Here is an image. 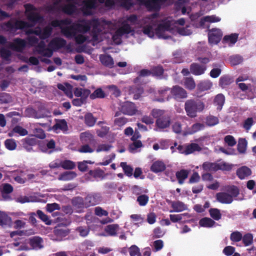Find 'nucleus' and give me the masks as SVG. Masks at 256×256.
I'll list each match as a JSON object with an SVG mask.
<instances>
[{
	"label": "nucleus",
	"mask_w": 256,
	"mask_h": 256,
	"mask_svg": "<svg viewBox=\"0 0 256 256\" xmlns=\"http://www.w3.org/2000/svg\"><path fill=\"white\" fill-rule=\"evenodd\" d=\"M67 128V124L65 120H61L58 122H56L54 126L53 129L57 130L58 129L61 130H66Z\"/></svg>",
	"instance_id": "nucleus-63"
},
{
	"label": "nucleus",
	"mask_w": 256,
	"mask_h": 256,
	"mask_svg": "<svg viewBox=\"0 0 256 256\" xmlns=\"http://www.w3.org/2000/svg\"><path fill=\"white\" fill-rule=\"evenodd\" d=\"M35 49L36 52L43 56L50 58L53 54L52 50H51L49 47H46V43L44 40L38 42Z\"/></svg>",
	"instance_id": "nucleus-8"
},
{
	"label": "nucleus",
	"mask_w": 256,
	"mask_h": 256,
	"mask_svg": "<svg viewBox=\"0 0 256 256\" xmlns=\"http://www.w3.org/2000/svg\"><path fill=\"white\" fill-rule=\"evenodd\" d=\"M106 94L104 92L101 88H96L90 95V99L94 100L96 98H106Z\"/></svg>",
	"instance_id": "nucleus-39"
},
{
	"label": "nucleus",
	"mask_w": 256,
	"mask_h": 256,
	"mask_svg": "<svg viewBox=\"0 0 256 256\" xmlns=\"http://www.w3.org/2000/svg\"><path fill=\"white\" fill-rule=\"evenodd\" d=\"M118 228L119 226L118 224H108L105 227L104 231L108 235L114 236H116Z\"/></svg>",
	"instance_id": "nucleus-31"
},
{
	"label": "nucleus",
	"mask_w": 256,
	"mask_h": 256,
	"mask_svg": "<svg viewBox=\"0 0 256 256\" xmlns=\"http://www.w3.org/2000/svg\"><path fill=\"white\" fill-rule=\"evenodd\" d=\"M130 92L134 94V98L138 100L144 92V88L140 86H134L130 87Z\"/></svg>",
	"instance_id": "nucleus-33"
},
{
	"label": "nucleus",
	"mask_w": 256,
	"mask_h": 256,
	"mask_svg": "<svg viewBox=\"0 0 256 256\" xmlns=\"http://www.w3.org/2000/svg\"><path fill=\"white\" fill-rule=\"evenodd\" d=\"M132 194L138 196L142 195L143 193H147L148 192V190H143L142 188L136 185L132 186Z\"/></svg>",
	"instance_id": "nucleus-58"
},
{
	"label": "nucleus",
	"mask_w": 256,
	"mask_h": 256,
	"mask_svg": "<svg viewBox=\"0 0 256 256\" xmlns=\"http://www.w3.org/2000/svg\"><path fill=\"white\" fill-rule=\"evenodd\" d=\"M251 170L246 166H242L238 168L236 172L238 177L240 180H244L252 174Z\"/></svg>",
	"instance_id": "nucleus-18"
},
{
	"label": "nucleus",
	"mask_w": 256,
	"mask_h": 256,
	"mask_svg": "<svg viewBox=\"0 0 256 256\" xmlns=\"http://www.w3.org/2000/svg\"><path fill=\"white\" fill-rule=\"evenodd\" d=\"M151 75L159 79H162L164 73V69L161 66L152 67L151 69Z\"/></svg>",
	"instance_id": "nucleus-28"
},
{
	"label": "nucleus",
	"mask_w": 256,
	"mask_h": 256,
	"mask_svg": "<svg viewBox=\"0 0 256 256\" xmlns=\"http://www.w3.org/2000/svg\"><path fill=\"white\" fill-rule=\"evenodd\" d=\"M66 44V41L61 38H55L52 39L48 44L51 50H56L64 48Z\"/></svg>",
	"instance_id": "nucleus-11"
},
{
	"label": "nucleus",
	"mask_w": 256,
	"mask_h": 256,
	"mask_svg": "<svg viewBox=\"0 0 256 256\" xmlns=\"http://www.w3.org/2000/svg\"><path fill=\"white\" fill-rule=\"evenodd\" d=\"M233 80L230 76L224 75L220 78L219 80V86L222 88H224L231 84Z\"/></svg>",
	"instance_id": "nucleus-35"
},
{
	"label": "nucleus",
	"mask_w": 256,
	"mask_h": 256,
	"mask_svg": "<svg viewBox=\"0 0 256 256\" xmlns=\"http://www.w3.org/2000/svg\"><path fill=\"white\" fill-rule=\"evenodd\" d=\"M215 224V222L209 218H204L200 220L199 224L202 227L211 228Z\"/></svg>",
	"instance_id": "nucleus-43"
},
{
	"label": "nucleus",
	"mask_w": 256,
	"mask_h": 256,
	"mask_svg": "<svg viewBox=\"0 0 256 256\" xmlns=\"http://www.w3.org/2000/svg\"><path fill=\"white\" fill-rule=\"evenodd\" d=\"M96 120L92 113H87L84 116V121L86 124L88 126H92L94 125Z\"/></svg>",
	"instance_id": "nucleus-49"
},
{
	"label": "nucleus",
	"mask_w": 256,
	"mask_h": 256,
	"mask_svg": "<svg viewBox=\"0 0 256 256\" xmlns=\"http://www.w3.org/2000/svg\"><path fill=\"white\" fill-rule=\"evenodd\" d=\"M190 171L188 170L182 169L176 173V176L180 184L184 183V180L188 177Z\"/></svg>",
	"instance_id": "nucleus-27"
},
{
	"label": "nucleus",
	"mask_w": 256,
	"mask_h": 256,
	"mask_svg": "<svg viewBox=\"0 0 256 256\" xmlns=\"http://www.w3.org/2000/svg\"><path fill=\"white\" fill-rule=\"evenodd\" d=\"M171 30V24L169 20H163L161 23L158 24L155 31L156 34L159 38H162L166 40L171 36L166 34V32Z\"/></svg>",
	"instance_id": "nucleus-6"
},
{
	"label": "nucleus",
	"mask_w": 256,
	"mask_h": 256,
	"mask_svg": "<svg viewBox=\"0 0 256 256\" xmlns=\"http://www.w3.org/2000/svg\"><path fill=\"white\" fill-rule=\"evenodd\" d=\"M202 169L206 172H216L218 170V163L206 162L202 165Z\"/></svg>",
	"instance_id": "nucleus-32"
},
{
	"label": "nucleus",
	"mask_w": 256,
	"mask_h": 256,
	"mask_svg": "<svg viewBox=\"0 0 256 256\" xmlns=\"http://www.w3.org/2000/svg\"><path fill=\"white\" fill-rule=\"evenodd\" d=\"M90 30L89 20L82 19L78 22H74L70 26L62 28V34L68 38H73L78 32L86 34Z\"/></svg>",
	"instance_id": "nucleus-1"
},
{
	"label": "nucleus",
	"mask_w": 256,
	"mask_h": 256,
	"mask_svg": "<svg viewBox=\"0 0 256 256\" xmlns=\"http://www.w3.org/2000/svg\"><path fill=\"white\" fill-rule=\"evenodd\" d=\"M210 216L216 220H220L222 218L220 210L216 208H211L209 210Z\"/></svg>",
	"instance_id": "nucleus-51"
},
{
	"label": "nucleus",
	"mask_w": 256,
	"mask_h": 256,
	"mask_svg": "<svg viewBox=\"0 0 256 256\" xmlns=\"http://www.w3.org/2000/svg\"><path fill=\"white\" fill-rule=\"evenodd\" d=\"M36 214L44 224L46 225H50L52 224V221L49 218V217L44 214V212L41 210H38L36 211Z\"/></svg>",
	"instance_id": "nucleus-48"
},
{
	"label": "nucleus",
	"mask_w": 256,
	"mask_h": 256,
	"mask_svg": "<svg viewBox=\"0 0 256 256\" xmlns=\"http://www.w3.org/2000/svg\"><path fill=\"white\" fill-rule=\"evenodd\" d=\"M120 166L122 168L124 174L128 176L131 177L133 174V168L130 165H128L126 162H122Z\"/></svg>",
	"instance_id": "nucleus-45"
},
{
	"label": "nucleus",
	"mask_w": 256,
	"mask_h": 256,
	"mask_svg": "<svg viewBox=\"0 0 256 256\" xmlns=\"http://www.w3.org/2000/svg\"><path fill=\"white\" fill-rule=\"evenodd\" d=\"M184 216H187L190 218V216L188 213H184L181 214H174L170 215V219L172 222H180L183 218Z\"/></svg>",
	"instance_id": "nucleus-46"
},
{
	"label": "nucleus",
	"mask_w": 256,
	"mask_h": 256,
	"mask_svg": "<svg viewBox=\"0 0 256 256\" xmlns=\"http://www.w3.org/2000/svg\"><path fill=\"white\" fill-rule=\"evenodd\" d=\"M242 240L245 246H248L253 242V236L250 233L246 234L242 236Z\"/></svg>",
	"instance_id": "nucleus-59"
},
{
	"label": "nucleus",
	"mask_w": 256,
	"mask_h": 256,
	"mask_svg": "<svg viewBox=\"0 0 256 256\" xmlns=\"http://www.w3.org/2000/svg\"><path fill=\"white\" fill-rule=\"evenodd\" d=\"M104 174V172L100 168L95 170H90L88 172V174L94 178H102Z\"/></svg>",
	"instance_id": "nucleus-62"
},
{
	"label": "nucleus",
	"mask_w": 256,
	"mask_h": 256,
	"mask_svg": "<svg viewBox=\"0 0 256 256\" xmlns=\"http://www.w3.org/2000/svg\"><path fill=\"white\" fill-rule=\"evenodd\" d=\"M66 86H67L68 88H66L64 84H58L57 85V87L59 90L64 92V93L68 96L70 98H72V92L71 90L72 86L70 84H66Z\"/></svg>",
	"instance_id": "nucleus-47"
},
{
	"label": "nucleus",
	"mask_w": 256,
	"mask_h": 256,
	"mask_svg": "<svg viewBox=\"0 0 256 256\" xmlns=\"http://www.w3.org/2000/svg\"><path fill=\"white\" fill-rule=\"evenodd\" d=\"M216 200L222 204H231L233 201L232 196L226 192H220L216 194Z\"/></svg>",
	"instance_id": "nucleus-17"
},
{
	"label": "nucleus",
	"mask_w": 256,
	"mask_h": 256,
	"mask_svg": "<svg viewBox=\"0 0 256 256\" xmlns=\"http://www.w3.org/2000/svg\"><path fill=\"white\" fill-rule=\"evenodd\" d=\"M219 122V120L218 118L213 116H209L206 117V124L208 126H214Z\"/></svg>",
	"instance_id": "nucleus-53"
},
{
	"label": "nucleus",
	"mask_w": 256,
	"mask_h": 256,
	"mask_svg": "<svg viewBox=\"0 0 256 256\" xmlns=\"http://www.w3.org/2000/svg\"><path fill=\"white\" fill-rule=\"evenodd\" d=\"M142 32L144 34L148 36L150 38H153L154 36L153 26L152 25L148 24L144 26L142 28Z\"/></svg>",
	"instance_id": "nucleus-60"
},
{
	"label": "nucleus",
	"mask_w": 256,
	"mask_h": 256,
	"mask_svg": "<svg viewBox=\"0 0 256 256\" xmlns=\"http://www.w3.org/2000/svg\"><path fill=\"white\" fill-rule=\"evenodd\" d=\"M26 41L20 38H16L10 44V48L18 52H22L26 46Z\"/></svg>",
	"instance_id": "nucleus-14"
},
{
	"label": "nucleus",
	"mask_w": 256,
	"mask_h": 256,
	"mask_svg": "<svg viewBox=\"0 0 256 256\" xmlns=\"http://www.w3.org/2000/svg\"><path fill=\"white\" fill-rule=\"evenodd\" d=\"M247 146V141L245 138H240L238 140V144L237 145V150L240 154L246 152Z\"/></svg>",
	"instance_id": "nucleus-44"
},
{
	"label": "nucleus",
	"mask_w": 256,
	"mask_h": 256,
	"mask_svg": "<svg viewBox=\"0 0 256 256\" xmlns=\"http://www.w3.org/2000/svg\"><path fill=\"white\" fill-rule=\"evenodd\" d=\"M76 176V174L72 171H66L62 173L58 176L59 180L68 181L72 180Z\"/></svg>",
	"instance_id": "nucleus-29"
},
{
	"label": "nucleus",
	"mask_w": 256,
	"mask_h": 256,
	"mask_svg": "<svg viewBox=\"0 0 256 256\" xmlns=\"http://www.w3.org/2000/svg\"><path fill=\"white\" fill-rule=\"evenodd\" d=\"M222 36L221 30L217 28H212L208 30V40L210 44H218Z\"/></svg>",
	"instance_id": "nucleus-7"
},
{
	"label": "nucleus",
	"mask_w": 256,
	"mask_h": 256,
	"mask_svg": "<svg viewBox=\"0 0 256 256\" xmlns=\"http://www.w3.org/2000/svg\"><path fill=\"white\" fill-rule=\"evenodd\" d=\"M230 62L232 66H236L242 62L243 58L239 55H234L230 56Z\"/></svg>",
	"instance_id": "nucleus-57"
},
{
	"label": "nucleus",
	"mask_w": 256,
	"mask_h": 256,
	"mask_svg": "<svg viewBox=\"0 0 256 256\" xmlns=\"http://www.w3.org/2000/svg\"><path fill=\"white\" fill-rule=\"evenodd\" d=\"M100 60L103 65L110 68L114 67V62L110 55L102 54L100 56Z\"/></svg>",
	"instance_id": "nucleus-23"
},
{
	"label": "nucleus",
	"mask_w": 256,
	"mask_h": 256,
	"mask_svg": "<svg viewBox=\"0 0 256 256\" xmlns=\"http://www.w3.org/2000/svg\"><path fill=\"white\" fill-rule=\"evenodd\" d=\"M201 150V148L198 144L192 143L186 146L184 153L186 154H189L196 151L199 152Z\"/></svg>",
	"instance_id": "nucleus-41"
},
{
	"label": "nucleus",
	"mask_w": 256,
	"mask_h": 256,
	"mask_svg": "<svg viewBox=\"0 0 256 256\" xmlns=\"http://www.w3.org/2000/svg\"><path fill=\"white\" fill-rule=\"evenodd\" d=\"M72 21L70 18H66L60 20H54L51 22L50 24L54 28L59 27L62 30V28H64L62 27V26L70 25L72 24Z\"/></svg>",
	"instance_id": "nucleus-21"
},
{
	"label": "nucleus",
	"mask_w": 256,
	"mask_h": 256,
	"mask_svg": "<svg viewBox=\"0 0 256 256\" xmlns=\"http://www.w3.org/2000/svg\"><path fill=\"white\" fill-rule=\"evenodd\" d=\"M129 252L130 256H142L140 248L136 245H132L129 248Z\"/></svg>",
	"instance_id": "nucleus-64"
},
{
	"label": "nucleus",
	"mask_w": 256,
	"mask_h": 256,
	"mask_svg": "<svg viewBox=\"0 0 256 256\" xmlns=\"http://www.w3.org/2000/svg\"><path fill=\"white\" fill-rule=\"evenodd\" d=\"M204 108V103L198 99L188 100L184 104V109L186 112H201Z\"/></svg>",
	"instance_id": "nucleus-3"
},
{
	"label": "nucleus",
	"mask_w": 256,
	"mask_h": 256,
	"mask_svg": "<svg viewBox=\"0 0 256 256\" xmlns=\"http://www.w3.org/2000/svg\"><path fill=\"white\" fill-rule=\"evenodd\" d=\"M4 145L7 149L10 150H14L16 147V140L14 139L6 140L4 142Z\"/></svg>",
	"instance_id": "nucleus-61"
},
{
	"label": "nucleus",
	"mask_w": 256,
	"mask_h": 256,
	"mask_svg": "<svg viewBox=\"0 0 256 256\" xmlns=\"http://www.w3.org/2000/svg\"><path fill=\"white\" fill-rule=\"evenodd\" d=\"M166 168L165 164L161 160H156L152 163L150 166V170L154 173L164 172Z\"/></svg>",
	"instance_id": "nucleus-19"
},
{
	"label": "nucleus",
	"mask_w": 256,
	"mask_h": 256,
	"mask_svg": "<svg viewBox=\"0 0 256 256\" xmlns=\"http://www.w3.org/2000/svg\"><path fill=\"white\" fill-rule=\"evenodd\" d=\"M14 190L13 187L10 184H4L0 188L1 193L2 197L6 198L8 194H10Z\"/></svg>",
	"instance_id": "nucleus-36"
},
{
	"label": "nucleus",
	"mask_w": 256,
	"mask_h": 256,
	"mask_svg": "<svg viewBox=\"0 0 256 256\" xmlns=\"http://www.w3.org/2000/svg\"><path fill=\"white\" fill-rule=\"evenodd\" d=\"M84 199L85 207L88 208L98 204L102 200V196L99 193H91L88 194Z\"/></svg>",
	"instance_id": "nucleus-9"
},
{
	"label": "nucleus",
	"mask_w": 256,
	"mask_h": 256,
	"mask_svg": "<svg viewBox=\"0 0 256 256\" xmlns=\"http://www.w3.org/2000/svg\"><path fill=\"white\" fill-rule=\"evenodd\" d=\"M76 232H78L79 235L82 237H86L90 232V228L86 226H80L76 229Z\"/></svg>",
	"instance_id": "nucleus-50"
},
{
	"label": "nucleus",
	"mask_w": 256,
	"mask_h": 256,
	"mask_svg": "<svg viewBox=\"0 0 256 256\" xmlns=\"http://www.w3.org/2000/svg\"><path fill=\"white\" fill-rule=\"evenodd\" d=\"M52 28L51 26H46L42 30L40 34V39L44 40L49 38L52 35Z\"/></svg>",
	"instance_id": "nucleus-37"
},
{
	"label": "nucleus",
	"mask_w": 256,
	"mask_h": 256,
	"mask_svg": "<svg viewBox=\"0 0 256 256\" xmlns=\"http://www.w3.org/2000/svg\"><path fill=\"white\" fill-rule=\"evenodd\" d=\"M3 26L6 27L8 30H22L32 26L27 22L18 20H16L14 22H12V20H9L4 23Z\"/></svg>",
	"instance_id": "nucleus-4"
},
{
	"label": "nucleus",
	"mask_w": 256,
	"mask_h": 256,
	"mask_svg": "<svg viewBox=\"0 0 256 256\" xmlns=\"http://www.w3.org/2000/svg\"><path fill=\"white\" fill-rule=\"evenodd\" d=\"M11 222V218L6 212L0 211V226H9Z\"/></svg>",
	"instance_id": "nucleus-34"
},
{
	"label": "nucleus",
	"mask_w": 256,
	"mask_h": 256,
	"mask_svg": "<svg viewBox=\"0 0 256 256\" xmlns=\"http://www.w3.org/2000/svg\"><path fill=\"white\" fill-rule=\"evenodd\" d=\"M120 112H138V110L134 102H125L122 105Z\"/></svg>",
	"instance_id": "nucleus-25"
},
{
	"label": "nucleus",
	"mask_w": 256,
	"mask_h": 256,
	"mask_svg": "<svg viewBox=\"0 0 256 256\" xmlns=\"http://www.w3.org/2000/svg\"><path fill=\"white\" fill-rule=\"evenodd\" d=\"M163 0H146L144 1L146 6L151 10H159Z\"/></svg>",
	"instance_id": "nucleus-16"
},
{
	"label": "nucleus",
	"mask_w": 256,
	"mask_h": 256,
	"mask_svg": "<svg viewBox=\"0 0 256 256\" xmlns=\"http://www.w3.org/2000/svg\"><path fill=\"white\" fill-rule=\"evenodd\" d=\"M61 167L64 170H72L76 167L75 163L70 160L61 161Z\"/></svg>",
	"instance_id": "nucleus-52"
},
{
	"label": "nucleus",
	"mask_w": 256,
	"mask_h": 256,
	"mask_svg": "<svg viewBox=\"0 0 256 256\" xmlns=\"http://www.w3.org/2000/svg\"><path fill=\"white\" fill-rule=\"evenodd\" d=\"M72 203L74 206H78V208L85 207V199L82 197H76L73 198Z\"/></svg>",
	"instance_id": "nucleus-55"
},
{
	"label": "nucleus",
	"mask_w": 256,
	"mask_h": 256,
	"mask_svg": "<svg viewBox=\"0 0 256 256\" xmlns=\"http://www.w3.org/2000/svg\"><path fill=\"white\" fill-rule=\"evenodd\" d=\"M171 206L173 210H170V212H181L187 209L186 205L180 201L172 202Z\"/></svg>",
	"instance_id": "nucleus-22"
},
{
	"label": "nucleus",
	"mask_w": 256,
	"mask_h": 256,
	"mask_svg": "<svg viewBox=\"0 0 256 256\" xmlns=\"http://www.w3.org/2000/svg\"><path fill=\"white\" fill-rule=\"evenodd\" d=\"M225 190L227 193L232 196V198L237 197L240 194L238 188L234 185L228 186L226 187Z\"/></svg>",
	"instance_id": "nucleus-38"
},
{
	"label": "nucleus",
	"mask_w": 256,
	"mask_h": 256,
	"mask_svg": "<svg viewBox=\"0 0 256 256\" xmlns=\"http://www.w3.org/2000/svg\"><path fill=\"white\" fill-rule=\"evenodd\" d=\"M149 200V197L146 194H142L138 196L136 201L140 206H145Z\"/></svg>",
	"instance_id": "nucleus-56"
},
{
	"label": "nucleus",
	"mask_w": 256,
	"mask_h": 256,
	"mask_svg": "<svg viewBox=\"0 0 256 256\" xmlns=\"http://www.w3.org/2000/svg\"><path fill=\"white\" fill-rule=\"evenodd\" d=\"M162 113L158 116L156 120V124L158 127L161 128H164L170 126V118L168 115Z\"/></svg>",
	"instance_id": "nucleus-12"
},
{
	"label": "nucleus",
	"mask_w": 256,
	"mask_h": 256,
	"mask_svg": "<svg viewBox=\"0 0 256 256\" xmlns=\"http://www.w3.org/2000/svg\"><path fill=\"white\" fill-rule=\"evenodd\" d=\"M224 102L225 97L222 94H220L215 96L214 100V104L216 107L217 110L220 111L222 110Z\"/></svg>",
	"instance_id": "nucleus-26"
},
{
	"label": "nucleus",
	"mask_w": 256,
	"mask_h": 256,
	"mask_svg": "<svg viewBox=\"0 0 256 256\" xmlns=\"http://www.w3.org/2000/svg\"><path fill=\"white\" fill-rule=\"evenodd\" d=\"M184 85L186 88L193 90L196 88V83L192 77H186L184 78Z\"/></svg>",
	"instance_id": "nucleus-40"
},
{
	"label": "nucleus",
	"mask_w": 256,
	"mask_h": 256,
	"mask_svg": "<svg viewBox=\"0 0 256 256\" xmlns=\"http://www.w3.org/2000/svg\"><path fill=\"white\" fill-rule=\"evenodd\" d=\"M134 32L130 25L127 23L123 22L122 26L116 30V33L119 36H123L124 34H129Z\"/></svg>",
	"instance_id": "nucleus-30"
},
{
	"label": "nucleus",
	"mask_w": 256,
	"mask_h": 256,
	"mask_svg": "<svg viewBox=\"0 0 256 256\" xmlns=\"http://www.w3.org/2000/svg\"><path fill=\"white\" fill-rule=\"evenodd\" d=\"M61 11L68 15H72L76 11V6L72 4H66L60 7Z\"/></svg>",
	"instance_id": "nucleus-24"
},
{
	"label": "nucleus",
	"mask_w": 256,
	"mask_h": 256,
	"mask_svg": "<svg viewBox=\"0 0 256 256\" xmlns=\"http://www.w3.org/2000/svg\"><path fill=\"white\" fill-rule=\"evenodd\" d=\"M80 140L82 144L94 145L96 143V140L93 135L88 132L81 133L80 134Z\"/></svg>",
	"instance_id": "nucleus-15"
},
{
	"label": "nucleus",
	"mask_w": 256,
	"mask_h": 256,
	"mask_svg": "<svg viewBox=\"0 0 256 256\" xmlns=\"http://www.w3.org/2000/svg\"><path fill=\"white\" fill-rule=\"evenodd\" d=\"M206 70V66L201 65L196 62H193L190 65V72L195 76H200L204 74Z\"/></svg>",
	"instance_id": "nucleus-13"
},
{
	"label": "nucleus",
	"mask_w": 256,
	"mask_h": 256,
	"mask_svg": "<svg viewBox=\"0 0 256 256\" xmlns=\"http://www.w3.org/2000/svg\"><path fill=\"white\" fill-rule=\"evenodd\" d=\"M43 240L39 236H34L30 239L29 244L30 246L34 250H40L42 248Z\"/></svg>",
	"instance_id": "nucleus-20"
},
{
	"label": "nucleus",
	"mask_w": 256,
	"mask_h": 256,
	"mask_svg": "<svg viewBox=\"0 0 256 256\" xmlns=\"http://www.w3.org/2000/svg\"><path fill=\"white\" fill-rule=\"evenodd\" d=\"M212 86V84L209 82H202L198 85V90L200 92H204L210 90Z\"/></svg>",
	"instance_id": "nucleus-54"
},
{
	"label": "nucleus",
	"mask_w": 256,
	"mask_h": 256,
	"mask_svg": "<svg viewBox=\"0 0 256 256\" xmlns=\"http://www.w3.org/2000/svg\"><path fill=\"white\" fill-rule=\"evenodd\" d=\"M188 97L187 92L182 87L176 85L170 88V96H168V100L169 98H173L176 100L181 102L182 100Z\"/></svg>",
	"instance_id": "nucleus-5"
},
{
	"label": "nucleus",
	"mask_w": 256,
	"mask_h": 256,
	"mask_svg": "<svg viewBox=\"0 0 256 256\" xmlns=\"http://www.w3.org/2000/svg\"><path fill=\"white\" fill-rule=\"evenodd\" d=\"M25 14L28 20L34 24H40L44 20V18L40 13L36 12L37 8L32 4H24Z\"/></svg>",
	"instance_id": "nucleus-2"
},
{
	"label": "nucleus",
	"mask_w": 256,
	"mask_h": 256,
	"mask_svg": "<svg viewBox=\"0 0 256 256\" xmlns=\"http://www.w3.org/2000/svg\"><path fill=\"white\" fill-rule=\"evenodd\" d=\"M238 34H232L230 35L225 36L222 39V43H228L234 44L238 40Z\"/></svg>",
	"instance_id": "nucleus-42"
},
{
	"label": "nucleus",
	"mask_w": 256,
	"mask_h": 256,
	"mask_svg": "<svg viewBox=\"0 0 256 256\" xmlns=\"http://www.w3.org/2000/svg\"><path fill=\"white\" fill-rule=\"evenodd\" d=\"M89 20V25L90 29L91 27L92 29L91 31V35L92 36V40L94 42H96L98 40V34L101 32V30L100 28V22L98 19L93 18Z\"/></svg>",
	"instance_id": "nucleus-10"
}]
</instances>
